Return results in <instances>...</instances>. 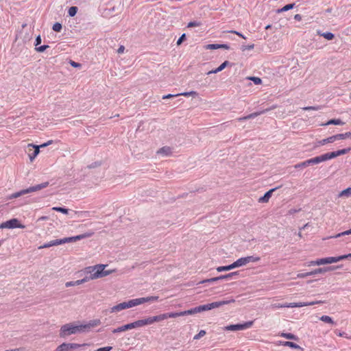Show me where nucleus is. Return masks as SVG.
<instances>
[{
  "label": "nucleus",
  "mask_w": 351,
  "mask_h": 351,
  "mask_svg": "<svg viewBox=\"0 0 351 351\" xmlns=\"http://www.w3.org/2000/svg\"><path fill=\"white\" fill-rule=\"evenodd\" d=\"M350 150V148L347 149H343L340 150H337L336 152H328L326 154H324L322 155L312 158L309 159L310 165H316L319 164L322 162H325L328 160H331L332 158H335L339 156L346 154L348 153Z\"/></svg>",
  "instance_id": "obj_4"
},
{
  "label": "nucleus",
  "mask_w": 351,
  "mask_h": 351,
  "mask_svg": "<svg viewBox=\"0 0 351 351\" xmlns=\"http://www.w3.org/2000/svg\"><path fill=\"white\" fill-rule=\"evenodd\" d=\"M158 154L163 156H169L172 154V149L170 147L165 146L157 151Z\"/></svg>",
  "instance_id": "obj_18"
},
{
  "label": "nucleus",
  "mask_w": 351,
  "mask_h": 351,
  "mask_svg": "<svg viewBox=\"0 0 351 351\" xmlns=\"http://www.w3.org/2000/svg\"><path fill=\"white\" fill-rule=\"evenodd\" d=\"M58 245H59L58 239H55V240L51 241L48 243L43 244V245L39 246L38 249L48 248V247Z\"/></svg>",
  "instance_id": "obj_24"
},
{
  "label": "nucleus",
  "mask_w": 351,
  "mask_h": 351,
  "mask_svg": "<svg viewBox=\"0 0 351 351\" xmlns=\"http://www.w3.org/2000/svg\"><path fill=\"white\" fill-rule=\"evenodd\" d=\"M234 268L247 265L245 257L240 258L233 263Z\"/></svg>",
  "instance_id": "obj_28"
},
{
  "label": "nucleus",
  "mask_w": 351,
  "mask_h": 351,
  "mask_svg": "<svg viewBox=\"0 0 351 351\" xmlns=\"http://www.w3.org/2000/svg\"><path fill=\"white\" fill-rule=\"evenodd\" d=\"M107 265L99 264L94 266H89L84 269V273L90 280L103 278L112 274V270H105Z\"/></svg>",
  "instance_id": "obj_3"
},
{
  "label": "nucleus",
  "mask_w": 351,
  "mask_h": 351,
  "mask_svg": "<svg viewBox=\"0 0 351 351\" xmlns=\"http://www.w3.org/2000/svg\"><path fill=\"white\" fill-rule=\"evenodd\" d=\"M245 259L246 263L248 264L250 263H255V262L259 261L260 257L254 256H249L245 257Z\"/></svg>",
  "instance_id": "obj_31"
},
{
  "label": "nucleus",
  "mask_w": 351,
  "mask_h": 351,
  "mask_svg": "<svg viewBox=\"0 0 351 351\" xmlns=\"http://www.w3.org/2000/svg\"><path fill=\"white\" fill-rule=\"evenodd\" d=\"M49 185V182H43V183H41V184H37V185H35V186H30L26 189H23V190H21L19 192H16V193H12V195H10L8 199H14V198H17V197H21V195H25V194H27V193H32V192H35V191H40L43 189H45L46 188L47 186H48Z\"/></svg>",
  "instance_id": "obj_5"
},
{
  "label": "nucleus",
  "mask_w": 351,
  "mask_h": 351,
  "mask_svg": "<svg viewBox=\"0 0 351 351\" xmlns=\"http://www.w3.org/2000/svg\"><path fill=\"white\" fill-rule=\"evenodd\" d=\"M326 39L330 40L334 38L335 36L331 32H325L321 34Z\"/></svg>",
  "instance_id": "obj_41"
},
{
  "label": "nucleus",
  "mask_w": 351,
  "mask_h": 351,
  "mask_svg": "<svg viewBox=\"0 0 351 351\" xmlns=\"http://www.w3.org/2000/svg\"><path fill=\"white\" fill-rule=\"evenodd\" d=\"M254 47V44H252V45H242L241 46V50L243 51H245V50H251V49H253Z\"/></svg>",
  "instance_id": "obj_50"
},
{
  "label": "nucleus",
  "mask_w": 351,
  "mask_h": 351,
  "mask_svg": "<svg viewBox=\"0 0 351 351\" xmlns=\"http://www.w3.org/2000/svg\"><path fill=\"white\" fill-rule=\"evenodd\" d=\"M89 280H90V279L88 278V276L86 275V276L84 278H82L81 280H76L75 281V284L77 286V285H82V284H83L84 282H88Z\"/></svg>",
  "instance_id": "obj_45"
},
{
  "label": "nucleus",
  "mask_w": 351,
  "mask_h": 351,
  "mask_svg": "<svg viewBox=\"0 0 351 351\" xmlns=\"http://www.w3.org/2000/svg\"><path fill=\"white\" fill-rule=\"evenodd\" d=\"M49 47V45H42L40 47H36V50L38 52H43L45 50H46Z\"/></svg>",
  "instance_id": "obj_52"
},
{
  "label": "nucleus",
  "mask_w": 351,
  "mask_h": 351,
  "mask_svg": "<svg viewBox=\"0 0 351 351\" xmlns=\"http://www.w3.org/2000/svg\"><path fill=\"white\" fill-rule=\"evenodd\" d=\"M125 50V47L123 45H121L119 49H117L118 53H123Z\"/></svg>",
  "instance_id": "obj_59"
},
{
  "label": "nucleus",
  "mask_w": 351,
  "mask_h": 351,
  "mask_svg": "<svg viewBox=\"0 0 351 351\" xmlns=\"http://www.w3.org/2000/svg\"><path fill=\"white\" fill-rule=\"evenodd\" d=\"M71 65L73 66V67H79L80 66V64L77 62H75L73 61H72L71 62Z\"/></svg>",
  "instance_id": "obj_61"
},
{
  "label": "nucleus",
  "mask_w": 351,
  "mask_h": 351,
  "mask_svg": "<svg viewBox=\"0 0 351 351\" xmlns=\"http://www.w3.org/2000/svg\"><path fill=\"white\" fill-rule=\"evenodd\" d=\"M294 6H295V3H289V4L285 5L284 7H282L280 10H278V12H286V11H288V10L293 8Z\"/></svg>",
  "instance_id": "obj_35"
},
{
  "label": "nucleus",
  "mask_w": 351,
  "mask_h": 351,
  "mask_svg": "<svg viewBox=\"0 0 351 351\" xmlns=\"http://www.w3.org/2000/svg\"><path fill=\"white\" fill-rule=\"evenodd\" d=\"M294 19L297 21H300L302 19V16L300 14H295Z\"/></svg>",
  "instance_id": "obj_62"
},
{
  "label": "nucleus",
  "mask_w": 351,
  "mask_h": 351,
  "mask_svg": "<svg viewBox=\"0 0 351 351\" xmlns=\"http://www.w3.org/2000/svg\"><path fill=\"white\" fill-rule=\"evenodd\" d=\"M178 96H179V93L178 94H176V95L168 94V95H164L162 97V99H170V98H173V97H178Z\"/></svg>",
  "instance_id": "obj_56"
},
{
  "label": "nucleus",
  "mask_w": 351,
  "mask_h": 351,
  "mask_svg": "<svg viewBox=\"0 0 351 351\" xmlns=\"http://www.w3.org/2000/svg\"><path fill=\"white\" fill-rule=\"evenodd\" d=\"M41 43V37L40 35H38L35 40V46L37 47Z\"/></svg>",
  "instance_id": "obj_57"
},
{
  "label": "nucleus",
  "mask_w": 351,
  "mask_h": 351,
  "mask_svg": "<svg viewBox=\"0 0 351 351\" xmlns=\"http://www.w3.org/2000/svg\"><path fill=\"white\" fill-rule=\"evenodd\" d=\"M320 109H321L320 106H307V107L303 108V110H318Z\"/></svg>",
  "instance_id": "obj_51"
},
{
  "label": "nucleus",
  "mask_w": 351,
  "mask_h": 351,
  "mask_svg": "<svg viewBox=\"0 0 351 351\" xmlns=\"http://www.w3.org/2000/svg\"><path fill=\"white\" fill-rule=\"evenodd\" d=\"M101 321L99 319H93L86 324H76L75 323L66 324L60 328V336L66 337L71 335L88 332L92 328L100 325Z\"/></svg>",
  "instance_id": "obj_1"
},
{
  "label": "nucleus",
  "mask_w": 351,
  "mask_h": 351,
  "mask_svg": "<svg viewBox=\"0 0 351 351\" xmlns=\"http://www.w3.org/2000/svg\"><path fill=\"white\" fill-rule=\"evenodd\" d=\"M232 269H234V266L232 264L227 265V266H220L217 268V271L219 272L225 271H229Z\"/></svg>",
  "instance_id": "obj_29"
},
{
  "label": "nucleus",
  "mask_w": 351,
  "mask_h": 351,
  "mask_svg": "<svg viewBox=\"0 0 351 351\" xmlns=\"http://www.w3.org/2000/svg\"><path fill=\"white\" fill-rule=\"evenodd\" d=\"M77 11V8L72 6L69 9L68 14L70 16H74Z\"/></svg>",
  "instance_id": "obj_40"
},
{
  "label": "nucleus",
  "mask_w": 351,
  "mask_h": 351,
  "mask_svg": "<svg viewBox=\"0 0 351 351\" xmlns=\"http://www.w3.org/2000/svg\"><path fill=\"white\" fill-rule=\"evenodd\" d=\"M311 272H306V273H300L297 275V277L298 278H304L308 276H311Z\"/></svg>",
  "instance_id": "obj_53"
},
{
  "label": "nucleus",
  "mask_w": 351,
  "mask_h": 351,
  "mask_svg": "<svg viewBox=\"0 0 351 351\" xmlns=\"http://www.w3.org/2000/svg\"><path fill=\"white\" fill-rule=\"evenodd\" d=\"M219 48L228 49L230 47L228 45H226V44H222V45L210 44L207 46V49H219Z\"/></svg>",
  "instance_id": "obj_25"
},
{
  "label": "nucleus",
  "mask_w": 351,
  "mask_h": 351,
  "mask_svg": "<svg viewBox=\"0 0 351 351\" xmlns=\"http://www.w3.org/2000/svg\"><path fill=\"white\" fill-rule=\"evenodd\" d=\"M254 322L249 321L246 322L243 324H231L223 328V330L228 331H237V330H244L247 328H250L252 326Z\"/></svg>",
  "instance_id": "obj_7"
},
{
  "label": "nucleus",
  "mask_w": 351,
  "mask_h": 351,
  "mask_svg": "<svg viewBox=\"0 0 351 351\" xmlns=\"http://www.w3.org/2000/svg\"><path fill=\"white\" fill-rule=\"evenodd\" d=\"M158 299V296H149L145 298H135L130 300L128 302H123L121 303H119L117 305H115L110 308V313H116L119 312L122 310L132 308L138 305H141L145 302H155L157 301Z\"/></svg>",
  "instance_id": "obj_2"
},
{
  "label": "nucleus",
  "mask_w": 351,
  "mask_h": 351,
  "mask_svg": "<svg viewBox=\"0 0 351 351\" xmlns=\"http://www.w3.org/2000/svg\"><path fill=\"white\" fill-rule=\"evenodd\" d=\"M199 313L197 311V306H196L193 308L183 311L184 316L188 315H192V314H195V313Z\"/></svg>",
  "instance_id": "obj_37"
},
{
  "label": "nucleus",
  "mask_w": 351,
  "mask_h": 351,
  "mask_svg": "<svg viewBox=\"0 0 351 351\" xmlns=\"http://www.w3.org/2000/svg\"><path fill=\"white\" fill-rule=\"evenodd\" d=\"M335 141H336L335 136L333 135L328 138H326L319 141L317 143H318V145H324L327 143H332L335 142Z\"/></svg>",
  "instance_id": "obj_22"
},
{
  "label": "nucleus",
  "mask_w": 351,
  "mask_h": 351,
  "mask_svg": "<svg viewBox=\"0 0 351 351\" xmlns=\"http://www.w3.org/2000/svg\"><path fill=\"white\" fill-rule=\"evenodd\" d=\"M52 210L58 211V212H60V213H62L63 214H66V215L68 214V213H69V209L62 208V207H53Z\"/></svg>",
  "instance_id": "obj_39"
},
{
  "label": "nucleus",
  "mask_w": 351,
  "mask_h": 351,
  "mask_svg": "<svg viewBox=\"0 0 351 351\" xmlns=\"http://www.w3.org/2000/svg\"><path fill=\"white\" fill-rule=\"evenodd\" d=\"M234 301L235 300L234 299H231V300L217 301V302H212L210 304L200 305V306H197V311L199 313H201L203 311H209V310H211L213 308L221 307V306H223V305L233 303V302H234Z\"/></svg>",
  "instance_id": "obj_6"
},
{
  "label": "nucleus",
  "mask_w": 351,
  "mask_h": 351,
  "mask_svg": "<svg viewBox=\"0 0 351 351\" xmlns=\"http://www.w3.org/2000/svg\"><path fill=\"white\" fill-rule=\"evenodd\" d=\"M278 188H274V189H270L267 192H266L263 196L261 197L258 199V202H260V203L268 202L270 197L272 195L273 192L275 191Z\"/></svg>",
  "instance_id": "obj_14"
},
{
  "label": "nucleus",
  "mask_w": 351,
  "mask_h": 351,
  "mask_svg": "<svg viewBox=\"0 0 351 351\" xmlns=\"http://www.w3.org/2000/svg\"><path fill=\"white\" fill-rule=\"evenodd\" d=\"M93 235L92 232L85 233L80 235H77L75 237H65L63 239H58L59 245L64 244L66 243L75 242L77 241H80L82 239L90 237Z\"/></svg>",
  "instance_id": "obj_8"
},
{
  "label": "nucleus",
  "mask_w": 351,
  "mask_h": 351,
  "mask_svg": "<svg viewBox=\"0 0 351 351\" xmlns=\"http://www.w3.org/2000/svg\"><path fill=\"white\" fill-rule=\"evenodd\" d=\"M269 110L268 109H266V110H262V111H259V112H253L252 114H250L248 115H247V119H253V118H255L266 112H267Z\"/></svg>",
  "instance_id": "obj_32"
},
{
  "label": "nucleus",
  "mask_w": 351,
  "mask_h": 351,
  "mask_svg": "<svg viewBox=\"0 0 351 351\" xmlns=\"http://www.w3.org/2000/svg\"><path fill=\"white\" fill-rule=\"evenodd\" d=\"M280 336L287 339H295V336L291 333H282Z\"/></svg>",
  "instance_id": "obj_44"
},
{
  "label": "nucleus",
  "mask_w": 351,
  "mask_h": 351,
  "mask_svg": "<svg viewBox=\"0 0 351 351\" xmlns=\"http://www.w3.org/2000/svg\"><path fill=\"white\" fill-rule=\"evenodd\" d=\"M112 348L111 346H106V347L98 348L95 351H110L112 350Z\"/></svg>",
  "instance_id": "obj_55"
},
{
  "label": "nucleus",
  "mask_w": 351,
  "mask_h": 351,
  "mask_svg": "<svg viewBox=\"0 0 351 351\" xmlns=\"http://www.w3.org/2000/svg\"><path fill=\"white\" fill-rule=\"evenodd\" d=\"M62 27V25L60 23H56L53 25L52 29L54 32H60Z\"/></svg>",
  "instance_id": "obj_43"
},
{
  "label": "nucleus",
  "mask_w": 351,
  "mask_h": 351,
  "mask_svg": "<svg viewBox=\"0 0 351 351\" xmlns=\"http://www.w3.org/2000/svg\"><path fill=\"white\" fill-rule=\"evenodd\" d=\"M316 261H310L308 263V266H315V265H317L315 264Z\"/></svg>",
  "instance_id": "obj_63"
},
{
  "label": "nucleus",
  "mask_w": 351,
  "mask_h": 351,
  "mask_svg": "<svg viewBox=\"0 0 351 351\" xmlns=\"http://www.w3.org/2000/svg\"><path fill=\"white\" fill-rule=\"evenodd\" d=\"M247 79L252 80L256 85L261 84L262 83L261 79L258 77H249Z\"/></svg>",
  "instance_id": "obj_42"
},
{
  "label": "nucleus",
  "mask_w": 351,
  "mask_h": 351,
  "mask_svg": "<svg viewBox=\"0 0 351 351\" xmlns=\"http://www.w3.org/2000/svg\"><path fill=\"white\" fill-rule=\"evenodd\" d=\"M147 325H151L154 322H158L162 321L161 315H158L154 317H149L145 318Z\"/></svg>",
  "instance_id": "obj_20"
},
{
  "label": "nucleus",
  "mask_w": 351,
  "mask_h": 351,
  "mask_svg": "<svg viewBox=\"0 0 351 351\" xmlns=\"http://www.w3.org/2000/svg\"><path fill=\"white\" fill-rule=\"evenodd\" d=\"M320 320H322V322H324L326 323H328V324L334 323L332 319L330 316H328V315H322L320 317Z\"/></svg>",
  "instance_id": "obj_36"
},
{
  "label": "nucleus",
  "mask_w": 351,
  "mask_h": 351,
  "mask_svg": "<svg viewBox=\"0 0 351 351\" xmlns=\"http://www.w3.org/2000/svg\"><path fill=\"white\" fill-rule=\"evenodd\" d=\"M133 328H134V327H133L132 322V323L121 326L120 327H118L117 328H114L112 330V332L113 333L121 332H124V331H126L128 330H132Z\"/></svg>",
  "instance_id": "obj_17"
},
{
  "label": "nucleus",
  "mask_w": 351,
  "mask_h": 351,
  "mask_svg": "<svg viewBox=\"0 0 351 351\" xmlns=\"http://www.w3.org/2000/svg\"><path fill=\"white\" fill-rule=\"evenodd\" d=\"M186 38V34H183L177 40V45H180L181 43L185 40Z\"/></svg>",
  "instance_id": "obj_54"
},
{
  "label": "nucleus",
  "mask_w": 351,
  "mask_h": 351,
  "mask_svg": "<svg viewBox=\"0 0 351 351\" xmlns=\"http://www.w3.org/2000/svg\"><path fill=\"white\" fill-rule=\"evenodd\" d=\"M229 64L228 61L223 62L219 67L214 70H211L207 73V75L213 74V73H217L220 71H221L223 69H224Z\"/></svg>",
  "instance_id": "obj_21"
},
{
  "label": "nucleus",
  "mask_w": 351,
  "mask_h": 351,
  "mask_svg": "<svg viewBox=\"0 0 351 351\" xmlns=\"http://www.w3.org/2000/svg\"><path fill=\"white\" fill-rule=\"evenodd\" d=\"M237 275H238V272H237V271L232 272V273H230V274H226V275H221V276H218V277H215V278H210V279H206V280H204L202 281L201 282L202 283H204V282H217L218 280H223V279L229 280V279L232 278L234 276H237Z\"/></svg>",
  "instance_id": "obj_11"
},
{
  "label": "nucleus",
  "mask_w": 351,
  "mask_h": 351,
  "mask_svg": "<svg viewBox=\"0 0 351 351\" xmlns=\"http://www.w3.org/2000/svg\"><path fill=\"white\" fill-rule=\"evenodd\" d=\"M340 267H334V266H330L326 267H322V268H317L314 269L313 271H310L311 276H314L318 274H323L329 271H332L336 268H339Z\"/></svg>",
  "instance_id": "obj_13"
},
{
  "label": "nucleus",
  "mask_w": 351,
  "mask_h": 351,
  "mask_svg": "<svg viewBox=\"0 0 351 351\" xmlns=\"http://www.w3.org/2000/svg\"><path fill=\"white\" fill-rule=\"evenodd\" d=\"M160 315H161L162 321L164 319H166L167 318H174V317H180V316H184L183 311L176 312V313H163V314H160Z\"/></svg>",
  "instance_id": "obj_16"
},
{
  "label": "nucleus",
  "mask_w": 351,
  "mask_h": 351,
  "mask_svg": "<svg viewBox=\"0 0 351 351\" xmlns=\"http://www.w3.org/2000/svg\"><path fill=\"white\" fill-rule=\"evenodd\" d=\"M335 136L336 138V141L342 140V139H345V138H349V137L351 138V132H346L344 134H335Z\"/></svg>",
  "instance_id": "obj_30"
},
{
  "label": "nucleus",
  "mask_w": 351,
  "mask_h": 351,
  "mask_svg": "<svg viewBox=\"0 0 351 351\" xmlns=\"http://www.w3.org/2000/svg\"><path fill=\"white\" fill-rule=\"evenodd\" d=\"M349 234H351V228L350 230H346V231L342 232L341 233H339V234H336L335 236H334L333 237L334 238H338V237H340L341 236L349 235Z\"/></svg>",
  "instance_id": "obj_47"
},
{
  "label": "nucleus",
  "mask_w": 351,
  "mask_h": 351,
  "mask_svg": "<svg viewBox=\"0 0 351 351\" xmlns=\"http://www.w3.org/2000/svg\"><path fill=\"white\" fill-rule=\"evenodd\" d=\"M81 347L80 344L63 343L60 345L55 351H71V350L76 349Z\"/></svg>",
  "instance_id": "obj_12"
},
{
  "label": "nucleus",
  "mask_w": 351,
  "mask_h": 351,
  "mask_svg": "<svg viewBox=\"0 0 351 351\" xmlns=\"http://www.w3.org/2000/svg\"><path fill=\"white\" fill-rule=\"evenodd\" d=\"M0 228H9V229L16 228H24L25 226L21 224L17 219L14 218V219H12L10 220H8V221H6L2 223L0 225Z\"/></svg>",
  "instance_id": "obj_9"
},
{
  "label": "nucleus",
  "mask_w": 351,
  "mask_h": 351,
  "mask_svg": "<svg viewBox=\"0 0 351 351\" xmlns=\"http://www.w3.org/2000/svg\"><path fill=\"white\" fill-rule=\"evenodd\" d=\"M230 32H232V33H233V34H237V35L239 36L240 37H241V38H243L245 39V37L242 34H241V33H240V32H237V31H231Z\"/></svg>",
  "instance_id": "obj_60"
},
{
  "label": "nucleus",
  "mask_w": 351,
  "mask_h": 351,
  "mask_svg": "<svg viewBox=\"0 0 351 351\" xmlns=\"http://www.w3.org/2000/svg\"><path fill=\"white\" fill-rule=\"evenodd\" d=\"M285 346H289L290 348H299L300 346L293 343V342H291V341H286L285 343H284Z\"/></svg>",
  "instance_id": "obj_46"
},
{
  "label": "nucleus",
  "mask_w": 351,
  "mask_h": 351,
  "mask_svg": "<svg viewBox=\"0 0 351 351\" xmlns=\"http://www.w3.org/2000/svg\"><path fill=\"white\" fill-rule=\"evenodd\" d=\"M29 147H32L34 149V152L32 154H29V157L31 161H33V160L38 156V154L40 152V147L37 145H33L29 144L28 145Z\"/></svg>",
  "instance_id": "obj_19"
},
{
  "label": "nucleus",
  "mask_w": 351,
  "mask_h": 351,
  "mask_svg": "<svg viewBox=\"0 0 351 351\" xmlns=\"http://www.w3.org/2000/svg\"><path fill=\"white\" fill-rule=\"evenodd\" d=\"M206 335V331L201 330L197 335L194 336V339H199Z\"/></svg>",
  "instance_id": "obj_48"
},
{
  "label": "nucleus",
  "mask_w": 351,
  "mask_h": 351,
  "mask_svg": "<svg viewBox=\"0 0 351 351\" xmlns=\"http://www.w3.org/2000/svg\"><path fill=\"white\" fill-rule=\"evenodd\" d=\"M344 260V257L341 256H335V257H326V258H319V259H317L316 260V263L315 264L317 265H325V264H331V263H337L340 261H343Z\"/></svg>",
  "instance_id": "obj_10"
},
{
  "label": "nucleus",
  "mask_w": 351,
  "mask_h": 351,
  "mask_svg": "<svg viewBox=\"0 0 351 351\" xmlns=\"http://www.w3.org/2000/svg\"><path fill=\"white\" fill-rule=\"evenodd\" d=\"M311 165H310V161H309V159L308 160H306L304 162H300V163H298L296 164L294 167L295 169H300V168H304V167H306L308 166Z\"/></svg>",
  "instance_id": "obj_33"
},
{
  "label": "nucleus",
  "mask_w": 351,
  "mask_h": 351,
  "mask_svg": "<svg viewBox=\"0 0 351 351\" xmlns=\"http://www.w3.org/2000/svg\"><path fill=\"white\" fill-rule=\"evenodd\" d=\"M132 325H133L134 328H141V327L147 326L146 320H145V319H139V320L135 321V322H132Z\"/></svg>",
  "instance_id": "obj_26"
},
{
  "label": "nucleus",
  "mask_w": 351,
  "mask_h": 351,
  "mask_svg": "<svg viewBox=\"0 0 351 351\" xmlns=\"http://www.w3.org/2000/svg\"><path fill=\"white\" fill-rule=\"evenodd\" d=\"M197 95H198L197 93L195 91L184 92V93H179V96L182 95V96H185V97H189V96L196 97V96H197Z\"/></svg>",
  "instance_id": "obj_38"
},
{
  "label": "nucleus",
  "mask_w": 351,
  "mask_h": 351,
  "mask_svg": "<svg viewBox=\"0 0 351 351\" xmlns=\"http://www.w3.org/2000/svg\"><path fill=\"white\" fill-rule=\"evenodd\" d=\"M330 124L342 125L344 124V123L339 119H330L325 125H330Z\"/></svg>",
  "instance_id": "obj_34"
},
{
  "label": "nucleus",
  "mask_w": 351,
  "mask_h": 351,
  "mask_svg": "<svg viewBox=\"0 0 351 351\" xmlns=\"http://www.w3.org/2000/svg\"><path fill=\"white\" fill-rule=\"evenodd\" d=\"M322 303H323V302L321 300H316V301H313V302H295V304L301 305V306H296V307H303V306H312L314 304H322Z\"/></svg>",
  "instance_id": "obj_23"
},
{
  "label": "nucleus",
  "mask_w": 351,
  "mask_h": 351,
  "mask_svg": "<svg viewBox=\"0 0 351 351\" xmlns=\"http://www.w3.org/2000/svg\"><path fill=\"white\" fill-rule=\"evenodd\" d=\"M338 196L339 197H349L351 196V187H348L343 191H341Z\"/></svg>",
  "instance_id": "obj_27"
},
{
  "label": "nucleus",
  "mask_w": 351,
  "mask_h": 351,
  "mask_svg": "<svg viewBox=\"0 0 351 351\" xmlns=\"http://www.w3.org/2000/svg\"><path fill=\"white\" fill-rule=\"evenodd\" d=\"M201 25L199 22L197 21H191L188 23V27H199Z\"/></svg>",
  "instance_id": "obj_49"
},
{
  "label": "nucleus",
  "mask_w": 351,
  "mask_h": 351,
  "mask_svg": "<svg viewBox=\"0 0 351 351\" xmlns=\"http://www.w3.org/2000/svg\"><path fill=\"white\" fill-rule=\"evenodd\" d=\"M295 302L293 303H284V304H273L271 305V308L273 309L280 308H295L296 307ZM298 306H300V304Z\"/></svg>",
  "instance_id": "obj_15"
},
{
  "label": "nucleus",
  "mask_w": 351,
  "mask_h": 351,
  "mask_svg": "<svg viewBox=\"0 0 351 351\" xmlns=\"http://www.w3.org/2000/svg\"><path fill=\"white\" fill-rule=\"evenodd\" d=\"M237 120L239 121H245V120H247V116H245V117H243L238 118Z\"/></svg>",
  "instance_id": "obj_64"
},
{
  "label": "nucleus",
  "mask_w": 351,
  "mask_h": 351,
  "mask_svg": "<svg viewBox=\"0 0 351 351\" xmlns=\"http://www.w3.org/2000/svg\"><path fill=\"white\" fill-rule=\"evenodd\" d=\"M65 286L66 287H72V286H77L75 284V281H69L66 282Z\"/></svg>",
  "instance_id": "obj_58"
}]
</instances>
